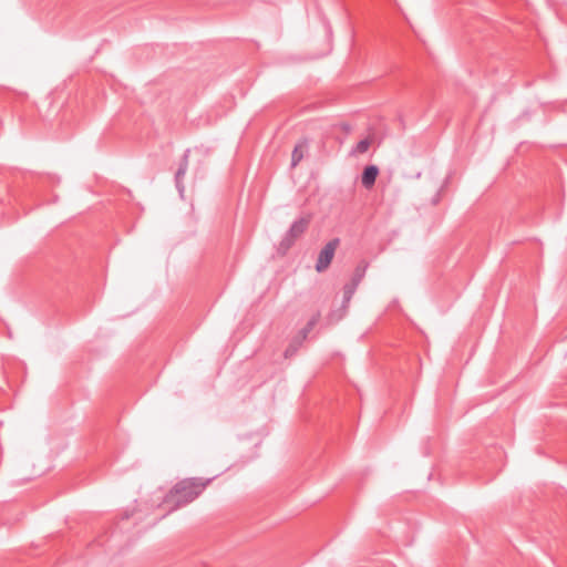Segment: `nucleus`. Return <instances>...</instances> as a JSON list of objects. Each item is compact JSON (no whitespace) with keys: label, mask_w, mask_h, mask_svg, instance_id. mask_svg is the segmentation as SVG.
<instances>
[{"label":"nucleus","mask_w":567,"mask_h":567,"mask_svg":"<svg viewBox=\"0 0 567 567\" xmlns=\"http://www.w3.org/2000/svg\"><path fill=\"white\" fill-rule=\"evenodd\" d=\"M340 244L339 238H333L330 241H328L324 247L319 252L317 262H316V270L318 272H323L328 267L330 266L336 250Z\"/></svg>","instance_id":"nucleus-3"},{"label":"nucleus","mask_w":567,"mask_h":567,"mask_svg":"<svg viewBox=\"0 0 567 567\" xmlns=\"http://www.w3.org/2000/svg\"><path fill=\"white\" fill-rule=\"evenodd\" d=\"M307 150H308L307 141H302L295 146L292 154H291V167H296L300 163V161L303 158Z\"/></svg>","instance_id":"nucleus-6"},{"label":"nucleus","mask_w":567,"mask_h":567,"mask_svg":"<svg viewBox=\"0 0 567 567\" xmlns=\"http://www.w3.org/2000/svg\"><path fill=\"white\" fill-rule=\"evenodd\" d=\"M189 150H186L181 162H179V165H178V168L175 173V184H176V188L179 193L181 196H183L184 192H185V186L183 184V178L188 169V156H189Z\"/></svg>","instance_id":"nucleus-4"},{"label":"nucleus","mask_w":567,"mask_h":567,"mask_svg":"<svg viewBox=\"0 0 567 567\" xmlns=\"http://www.w3.org/2000/svg\"><path fill=\"white\" fill-rule=\"evenodd\" d=\"M358 286H355V284H347L344 285L343 287V302H349L352 298V296L354 295L355 290H357Z\"/></svg>","instance_id":"nucleus-10"},{"label":"nucleus","mask_w":567,"mask_h":567,"mask_svg":"<svg viewBox=\"0 0 567 567\" xmlns=\"http://www.w3.org/2000/svg\"><path fill=\"white\" fill-rule=\"evenodd\" d=\"M319 318H320L319 313L313 315L311 317V319L307 322L306 327L302 328L297 336L305 341L307 339L308 334L310 333V331L318 323Z\"/></svg>","instance_id":"nucleus-8"},{"label":"nucleus","mask_w":567,"mask_h":567,"mask_svg":"<svg viewBox=\"0 0 567 567\" xmlns=\"http://www.w3.org/2000/svg\"><path fill=\"white\" fill-rule=\"evenodd\" d=\"M379 175V168L375 165H368L364 167L361 175V184L364 188L370 189L375 184Z\"/></svg>","instance_id":"nucleus-5"},{"label":"nucleus","mask_w":567,"mask_h":567,"mask_svg":"<svg viewBox=\"0 0 567 567\" xmlns=\"http://www.w3.org/2000/svg\"><path fill=\"white\" fill-rule=\"evenodd\" d=\"M302 342H303V340L301 338H299L298 336H296L290 341L287 349L285 350V357L290 358V357L295 355L297 353V351L299 350L300 346L302 344Z\"/></svg>","instance_id":"nucleus-9"},{"label":"nucleus","mask_w":567,"mask_h":567,"mask_svg":"<svg viewBox=\"0 0 567 567\" xmlns=\"http://www.w3.org/2000/svg\"><path fill=\"white\" fill-rule=\"evenodd\" d=\"M210 482L212 478L203 480L199 477L183 480L174 485L166 495L165 502L173 504V509L185 506L196 499Z\"/></svg>","instance_id":"nucleus-1"},{"label":"nucleus","mask_w":567,"mask_h":567,"mask_svg":"<svg viewBox=\"0 0 567 567\" xmlns=\"http://www.w3.org/2000/svg\"><path fill=\"white\" fill-rule=\"evenodd\" d=\"M368 262L362 260L359 262V265L355 267L353 276L351 278V284H355V286H359L363 277L365 276V271L368 269Z\"/></svg>","instance_id":"nucleus-7"},{"label":"nucleus","mask_w":567,"mask_h":567,"mask_svg":"<svg viewBox=\"0 0 567 567\" xmlns=\"http://www.w3.org/2000/svg\"><path fill=\"white\" fill-rule=\"evenodd\" d=\"M310 221V215L302 216L295 220L279 244L280 250L287 251L290 249L295 241L300 238L308 229Z\"/></svg>","instance_id":"nucleus-2"},{"label":"nucleus","mask_w":567,"mask_h":567,"mask_svg":"<svg viewBox=\"0 0 567 567\" xmlns=\"http://www.w3.org/2000/svg\"><path fill=\"white\" fill-rule=\"evenodd\" d=\"M370 144H371V142H370V140H369V138L361 140V141L355 145V147L353 148V151H352V152H353V153H355V154H363V153H365V152L369 150Z\"/></svg>","instance_id":"nucleus-11"}]
</instances>
